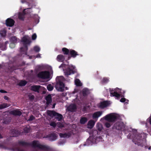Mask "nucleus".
Listing matches in <instances>:
<instances>
[{"label":"nucleus","instance_id":"1","mask_svg":"<svg viewBox=\"0 0 151 151\" xmlns=\"http://www.w3.org/2000/svg\"><path fill=\"white\" fill-rule=\"evenodd\" d=\"M147 134L144 133L136 134L132 141L136 145L141 147H144L147 149L148 147L146 146V138Z\"/></svg>","mask_w":151,"mask_h":151},{"label":"nucleus","instance_id":"2","mask_svg":"<svg viewBox=\"0 0 151 151\" xmlns=\"http://www.w3.org/2000/svg\"><path fill=\"white\" fill-rule=\"evenodd\" d=\"M18 144L19 145H21L23 146H28L29 145H31L34 148H38L42 150H44L47 148V147L45 145L40 144L39 141L37 140L33 141L31 144L22 141H20L18 142Z\"/></svg>","mask_w":151,"mask_h":151},{"label":"nucleus","instance_id":"3","mask_svg":"<svg viewBox=\"0 0 151 151\" xmlns=\"http://www.w3.org/2000/svg\"><path fill=\"white\" fill-rule=\"evenodd\" d=\"M23 42V47L20 48V53L18 55L20 56H22L23 54L26 55L27 54L28 46L31 43V41L26 37L24 36L22 39Z\"/></svg>","mask_w":151,"mask_h":151},{"label":"nucleus","instance_id":"4","mask_svg":"<svg viewBox=\"0 0 151 151\" xmlns=\"http://www.w3.org/2000/svg\"><path fill=\"white\" fill-rule=\"evenodd\" d=\"M57 82L55 86V87L58 91L63 92L64 91L65 84L63 82L62 78L58 77L56 78Z\"/></svg>","mask_w":151,"mask_h":151},{"label":"nucleus","instance_id":"5","mask_svg":"<svg viewBox=\"0 0 151 151\" xmlns=\"http://www.w3.org/2000/svg\"><path fill=\"white\" fill-rule=\"evenodd\" d=\"M75 66L68 65L64 70L65 75L68 77L69 75L74 74L77 72V70Z\"/></svg>","mask_w":151,"mask_h":151},{"label":"nucleus","instance_id":"6","mask_svg":"<svg viewBox=\"0 0 151 151\" xmlns=\"http://www.w3.org/2000/svg\"><path fill=\"white\" fill-rule=\"evenodd\" d=\"M121 89L117 88L115 89L109 88L110 95L111 96L115 97L119 99L121 95L118 93H122Z\"/></svg>","mask_w":151,"mask_h":151},{"label":"nucleus","instance_id":"7","mask_svg":"<svg viewBox=\"0 0 151 151\" xmlns=\"http://www.w3.org/2000/svg\"><path fill=\"white\" fill-rule=\"evenodd\" d=\"M50 73L47 71H42L40 72L37 75V77L42 79L48 78L50 77Z\"/></svg>","mask_w":151,"mask_h":151},{"label":"nucleus","instance_id":"8","mask_svg":"<svg viewBox=\"0 0 151 151\" xmlns=\"http://www.w3.org/2000/svg\"><path fill=\"white\" fill-rule=\"evenodd\" d=\"M105 119L109 122H112L116 121L117 117L115 115L110 114L106 115L105 117Z\"/></svg>","mask_w":151,"mask_h":151},{"label":"nucleus","instance_id":"9","mask_svg":"<svg viewBox=\"0 0 151 151\" xmlns=\"http://www.w3.org/2000/svg\"><path fill=\"white\" fill-rule=\"evenodd\" d=\"M30 9L31 8H30L26 9L24 10L22 12L19 13L18 15L19 19L23 21L25 15L30 12L29 10H30Z\"/></svg>","mask_w":151,"mask_h":151},{"label":"nucleus","instance_id":"10","mask_svg":"<svg viewBox=\"0 0 151 151\" xmlns=\"http://www.w3.org/2000/svg\"><path fill=\"white\" fill-rule=\"evenodd\" d=\"M124 127V124L123 122H117L114 124L113 129L118 130H121Z\"/></svg>","mask_w":151,"mask_h":151},{"label":"nucleus","instance_id":"11","mask_svg":"<svg viewBox=\"0 0 151 151\" xmlns=\"http://www.w3.org/2000/svg\"><path fill=\"white\" fill-rule=\"evenodd\" d=\"M69 54L70 56H68L67 60H66L65 61H67V60H70L71 57L75 58L77 55H79V54L75 50L72 49L70 50Z\"/></svg>","mask_w":151,"mask_h":151},{"label":"nucleus","instance_id":"12","mask_svg":"<svg viewBox=\"0 0 151 151\" xmlns=\"http://www.w3.org/2000/svg\"><path fill=\"white\" fill-rule=\"evenodd\" d=\"M14 21L10 18H8L6 20V24L8 27H12L14 25Z\"/></svg>","mask_w":151,"mask_h":151},{"label":"nucleus","instance_id":"13","mask_svg":"<svg viewBox=\"0 0 151 151\" xmlns=\"http://www.w3.org/2000/svg\"><path fill=\"white\" fill-rule=\"evenodd\" d=\"M76 109V106L74 104H70L67 108L68 111L71 112H75Z\"/></svg>","mask_w":151,"mask_h":151},{"label":"nucleus","instance_id":"14","mask_svg":"<svg viewBox=\"0 0 151 151\" xmlns=\"http://www.w3.org/2000/svg\"><path fill=\"white\" fill-rule=\"evenodd\" d=\"M11 136L13 137H17L20 134L18 130L15 129H12L11 131Z\"/></svg>","mask_w":151,"mask_h":151},{"label":"nucleus","instance_id":"15","mask_svg":"<svg viewBox=\"0 0 151 151\" xmlns=\"http://www.w3.org/2000/svg\"><path fill=\"white\" fill-rule=\"evenodd\" d=\"M11 113L14 116H20L22 114V113L20 111L17 109L11 111Z\"/></svg>","mask_w":151,"mask_h":151},{"label":"nucleus","instance_id":"16","mask_svg":"<svg viewBox=\"0 0 151 151\" xmlns=\"http://www.w3.org/2000/svg\"><path fill=\"white\" fill-rule=\"evenodd\" d=\"M47 113L48 115L52 117L56 115L57 112L54 111L47 110Z\"/></svg>","mask_w":151,"mask_h":151},{"label":"nucleus","instance_id":"17","mask_svg":"<svg viewBox=\"0 0 151 151\" xmlns=\"http://www.w3.org/2000/svg\"><path fill=\"white\" fill-rule=\"evenodd\" d=\"M102 114L101 111H98L94 113L93 115V119L98 118Z\"/></svg>","mask_w":151,"mask_h":151},{"label":"nucleus","instance_id":"18","mask_svg":"<svg viewBox=\"0 0 151 151\" xmlns=\"http://www.w3.org/2000/svg\"><path fill=\"white\" fill-rule=\"evenodd\" d=\"M45 99L46 100V104L47 106H48L52 102V97L50 95H48L46 97Z\"/></svg>","mask_w":151,"mask_h":151},{"label":"nucleus","instance_id":"19","mask_svg":"<svg viewBox=\"0 0 151 151\" xmlns=\"http://www.w3.org/2000/svg\"><path fill=\"white\" fill-rule=\"evenodd\" d=\"M59 135L61 138H65L70 137L71 136V134L70 132L64 133H60Z\"/></svg>","mask_w":151,"mask_h":151},{"label":"nucleus","instance_id":"20","mask_svg":"<svg viewBox=\"0 0 151 151\" xmlns=\"http://www.w3.org/2000/svg\"><path fill=\"white\" fill-rule=\"evenodd\" d=\"M40 86L33 85L31 87V90L35 92H39Z\"/></svg>","mask_w":151,"mask_h":151},{"label":"nucleus","instance_id":"21","mask_svg":"<svg viewBox=\"0 0 151 151\" xmlns=\"http://www.w3.org/2000/svg\"><path fill=\"white\" fill-rule=\"evenodd\" d=\"M81 93L84 97H86L89 93V91L87 88H84L82 90Z\"/></svg>","mask_w":151,"mask_h":151},{"label":"nucleus","instance_id":"22","mask_svg":"<svg viewBox=\"0 0 151 151\" xmlns=\"http://www.w3.org/2000/svg\"><path fill=\"white\" fill-rule=\"evenodd\" d=\"M57 60L60 62H63L65 60V56L62 55H59L57 57Z\"/></svg>","mask_w":151,"mask_h":151},{"label":"nucleus","instance_id":"23","mask_svg":"<svg viewBox=\"0 0 151 151\" xmlns=\"http://www.w3.org/2000/svg\"><path fill=\"white\" fill-rule=\"evenodd\" d=\"M109 105V103L107 101H104L101 103L100 105V108L103 109L107 107Z\"/></svg>","mask_w":151,"mask_h":151},{"label":"nucleus","instance_id":"24","mask_svg":"<svg viewBox=\"0 0 151 151\" xmlns=\"http://www.w3.org/2000/svg\"><path fill=\"white\" fill-rule=\"evenodd\" d=\"M95 124V122L93 120H90L88 122L87 125L88 128L91 129L93 127Z\"/></svg>","mask_w":151,"mask_h":151},{"label":"nucleus","instance_id":"25","mask_svg":"<svg viewBox=\"0 0 151 151\" xmlns=\"http://www.w3.org/2000/svg\"><path fill=\"white\" fill-rule=\"evenodd\" d=\"M58 121H60L62 119L63 116L61 114L57 112L56 115L54 116Z\"/></svg>","mask_w":151,"mask_h":151},{"label":"nucleus","instance_id":"26","mask_svg":"<svg viewBox=\"0 0 151 151\" xmlns=\"http://www.w3.org/2000/svg\"><path fill=\"white\" fill-rule=\"evenodd\" d=\"M57 138L56 135L54 133L51 134H50L49 136V139L52 141H53L55 140Z\"/></svg>","mask_w":151,"mask_h":151},{"label":"nucleus","instance_id":"27","mask_svg":"<svg viewBox=\"0 0 151 151\" xmlns=\"http://www.w3.org/2000/svg\"><path fill=\"white\" fill-rule=\"evenodd\" d=\"M62 51L63 54L65 55H68L70 52V50L65 47L63 48L62 49Z\"/></svg>","mask_w":151,"mask_h":151},{"label":"nucleus","instance_id":"28","mask_svg":"<svg viewBox=\"0 0 151 151\" xmlns=\"http://www.w3.org/2000/svg\"><path fill=\"white\" fill-rule=\"evenodd\" d=\"M88 121V119L86 117H82L80 120V122L82 124H84Z\"/></svg>","mask_w":151,"mask_h":151},{"label":"nucleus","instance_id":"29","mask_svg":"<svg viewBox=\"0 0 151 151\" xmlns=\"http://www.w3.org/2000/svg\"><path fill=\"white\" fill-rule=\"evenodd\" d=\"M27 83V82L25 80H21L18 84V85L23 86H25Z\"/></svg>","mask_w":151,"mask_h":151},{"label":"nucleus","instance_id":"30","mask_svg":"<svg viewBox=\"0 0 151 151\" xmlns=\"http://www.w3.org/2000/svg\"><path fill=\"white\" fill-rule=\"evenodd\" d=\"M9 106L7 104L4 103L0 105V109H2L9 107Z\"/></svg>","mask_w":151,"mask_h":151},{"label":"nucleus","instance_id":"31","mask_svg":"<svg viewBox=\"0 0 151 151\" xmlns=\"http://www.w3.org/2000/svg\"><path fill=\"white\" fill-rule=\"evenodd\" d=\"M17 38L15 36H14L11 38L10 41L12 43H17Z\"/></svg>","mask_w":151,"mask_h":151},{"label":"nucleus","instance_id":"32","mask_svg":"<svg viewBox=\"0 0 151 151\" xmlns=\"http://www.w3.org/2000/svg\"><path fill=\"white\" fill-rule=\"evenodd\" d=\"M75 84L77 86H80L82 85L80 81L78 79H76L75 80Z\"/></svg>","mask_w":151,"mask_h":151},{"label":"nucleus","instance_id":"33","mask_svg":"<svg viewBox=\"0 0 151 151\" xmlns=\"http://www.w3.org/2000/svg\"><path fill=\"white\" fill-rule=\"evenodd\" d=\"M30 130L29 127H26L23 129V133H27L29 132Z\"/></svg>","mask_w":151,"mask_h":151},{"label":"nucleus","instance_id":"34","mask_svg":"<svg viewBox=\"0 0 151 151\" xmlns=\"http://www.w3.org/2000/svg\"><path fill=\"white\" fill-rule=\"evenodd\" d=\"M17 68L16 67L14 66H11V67H10L9 66V67L8 68V69H9V70H10V71L12 72L13 70L17 69Z\"/></svg>","mask_w":151,"mask_h":151},{"label":"nucleus","instance_id":"35","mask_svg":"<svg viewBox=\"0 0 151 151\" xmlns=\"http://www.w3.org/2000/svg\"><path fill=\"white\" fill-rule=\"evenodd\" d=\"M47 88L49 91H50L53 90V87L51 84H49L47 86Z\"/></svg>","mask_w":151,"mask_h":151},{"label":"nucleus","instance_id":"36","mask_svg":"<svg viewBox=\"0 0 151 151\" xmlns=\"http://www.w3.org/2000/svg\"><path fill=\"white\" fill-rule=\"evenodd\" d=\"M109 80L106 78H104L102 79L101 82L103 83H106L109 81Z\"/></svg>","mask_w":151,"mask_h":151},{"label":"nucleus","instance_id":"37","mask_svg":"<svg viewBox=\"0 0 151 151\" xmlns=\"http://www.w3.org/2000/svg\"><path fill=\"white\" fill-rule=\"evenodd\" d=\"M0 34L1 35V36L4 37L6 36V31L5 30H3L1 31L0 32Z\"/></svg>","mask_w":151,"mask_h":151},{"label":"nucleus","instance_id":"38","mask_svg":"<svg viewBox=\"0 0 151 151\" xmlns=\"http://www.w3.org/2000/svg\"><path fill=\"white\" fill-rule=\"evenodd\" d=\"M120 101L122 102H124L125 101H126L125 103L128 104L129 100H126L125 98H122L120 100Z\"/></svg>","mask_w":151,"mask_h":151},{"label":"nucleus","instance_id":"39","mask_svg":"<svg viewBox=\"0 0 151 151\" xmlns=\"http://www.w3.org/2000/svg\"><path fill=\"white\" fill-rule=\"evenodd\" d=\"M34 50L35 52H38L40 51V49L38 46H35L34 47Z\"/></svg>","mask_w":151,"mask_h":151},{"label":"nucleus","instance_id":"40","mask_svg":"<svg viewBox=\"0 0 151 151\" xmlns=\"http://www.w3.org/2000/svg\"><path fill=\"white\" fill-rule=\"evenodd\" d=\"M98 132L97 130H94L93 132V136L94 137H95V138H98L97 135H96V134L97 135L98 134Z\"/></svg>","mask_w":151,"mask_h":151},{"label":"nucleus","instance_id":"41","mask_svg":"<svg viewBox=\"0 0 151 151\" xmlns=\"http://www.w3.org/2000/svg\"><path fill=\"white\" fill-rule=\"evenodd\" d=\"M111 125V124L110 122H106L105 123V126L107 128L110 127Z\"/></svg>","mask_w":151,"mask_h":151},{"label":"nucleus","instance_id":"42","mask_svg":"<svg viewBox=\"0 0 151 151\" xmlns=\"http://www.w3.org/2000/svg\"><path fill=\"white\" fill-rule=\"evenodd\" d=\"M35 119V117L33 115H31L28 120L29 121H32Z\"/></svg>","mask_w":151,"mask_h":151},{"label":"nucleus","instance_id":"43","mask_svg":"<svg viewBox=\"0 0 151 151\" xmlns=\"http://www.w3.org/2000/svg\"><path fill=\"white\" fill-rule=\"evenodd\" d=\"M28 97L29 99L32 100H33L35 98L34 96L32 95H29Z\"/></svg>","mask_w":151,"mask_h":151},{"label":"nucleus","instance_id":"44","mask_svg":"<svg viewBox=\"0 0 151 151\" xmlns=\"http://www.w3.org/2000/svg\"><path fill=\"white\" fill-rule=\"evenodd\" d=\"M50 125L51 126L55 127L56 126V123L54 122H52L50 123Z\"/></svg>","mask_w":151,"mask_h":151},{"label":"nucleus","instance_id":"45","mask_svg":"<svg viewBox=\"0 0 151 151\" xmlns=\"http://www.w3.org/2000/svg\"><path fill=\"white\" fill-rule=\"evenodd\" d=\"M32 40H35L37 38V35L35 33L32 36Z\"/></svg>","mask_w":151,"mask_h":151},{"label":"nucleus","instance_id":"46","mask_svg":"<svg viewBox=\"0 0 151 151\" xmlns=\"http://www.w3.org/2000/svg\"><path fill=\"white\" fill-rule=\"evenodd\" d=\"M9 46L11 48H14L15 47V44L11 42L9 45Z\"/></svg>","mask_w":151,"mask_h":151},{"label":"nucleus","instance_id":"47","mask_svg":"<svg viewBox=\"0 0 151 151\" xmlns=\"http://www.w3.org/2000/svg\"><path fill=\"white\" fill-rule=\"evenodd\" d=\"M28 1L29 2H27V3L28 5L29 6V5L33 2L34 0H28Z\"/></svg>","mask_w":151,"mask_h":151},{"label":"nucleus","instance_id":"48","mask_svg":"<svg viewBox=\"0 0 151 151\" xmlns=\"http://www.w3.org/2000/svg\"><path fill=\"white\" fill-rule=\"evenodd\" d=\"M58 126L59 127H64V125L62 123H59L58 124Z\"/></svg>","mask_w":151,"mask_h":151},{"label":"nucleus","instance_id":"49","mask_svg":"<svg viewBox=\"0 0 151 151\" xmlns=\"http://www.w3.org/2000/svg\"><path fill=\"white\" fill-rule=\"evenodd\" d=\"M2 46L4 47V48H2V49L3 50H6V49L4 48L5 47H6L5 45H4L3 44H0V48L2 47Z\"/></svg>","mask_w":151,"mask_h":151},{"label":"nucleus","instance_id":"50","mask_svg":"<svg viewBox=\"0 0 151 151\" xmlns=\"http://www.w3.org/2000/svg\"><path fill=\"white\" fill-rule=\"evenodd\" d=\"M0 92L1 93H7V92L4 90L1 89L0 90Z\"/></svg>","mask_w":151,"mask_h":151},{"label":"nucleus","instance_id":"51","mask_svg":"<svg viewBox=\"0 0 151 151\" xmlns=\"http://www.w3.org/2000/svg\"><path fill=\"white\" fill-rule=\"evenodd\" d=\"M27 1H28V0H21V2L22 3H24L25 2L27 3Z\"/></svg>","mask_w":151,"mask_h":151},{"label":"nucleus","instance_id":"52","mask_svg":"<svg viewBox=\"0 0 151 151\" xmlns=\"http://www.w3.org/2000/svg\"><path fill=\"white\" fill-rule=\"evenodd\" d=\"M4 99L6 100H8L9 99V98L6 96H5L4 97Z\"/></svg>","mask_w":151,"mask_h":151},{"label":"nucleus","instance_id":"53","mask_svg":"<svg viewBox=\"0 0 151 151\" xmlns=\"http://www.w3.org/2000/svg\"><path fill=\"white\" fill-rule=\"evenodd\" d=\"M36 57L37 58H41V55L40 54H38L36 55Z\"/></svg>","mask_w":151,"mask_h":151},{"label":"nucleus","instance_id":"54","mask_svg":"<svg viewBox=\"0 0 151 151\" xmlns=\"http://www.w3.org/2000/svg\"><path fill=\"white\" fill-rule=\"evenodd\" d=\"M17 151H24V150H23L20 149L19 148H18Z\"/></svg>","mask_w":151,"mask_h":151},{"label":"nucleus","instance_id":"55","mask_svg":"<svg viewBox=\"0 0 151 151\" xmlns=\"http://www.w3.org/2000/svg\"><path fill=\"white\" fill-rule=\"evenodd\" d=\"M55 104H56L55 103H54V104H53V105H52V108H55Z\"/></svg>","mask_w":151,"mask_h":151},{"label":"nucleus","instance_id":"56","mask_svg":"<svg viewBox=\"0 0 151 151\" xmlns=\"http://www.w3.org/2000/svg\"><path fill=\"white\" fill-rule=\"evenodd\" d=\"M63 65H63V64H61V65H60L59 66V68H61V67H63Z\"/></svg>","mask_w":151,"mask_h":151},{"label":"nucleus","instance_id":"57","mask_svg":"<svg viewBox=\"0 0 151 151\" xmlns=\"http://www.w3.org/2000/svg\"><path fill=\"white\" fill-rule=\"evenodd\" d=\"M131 135L130 134H128L127 136V137L128 138H130V136H131Z\"/></svg>","mask_w":151,"mask_h":151},{"label":"nucleus","instance_id":"58","mask_svg":"<svg viewBox=\"0 0 151 151\" xmlns=\"http://www.w3.org/2000/svg\"><path fill=\"white\" fill-rule=\"evenodd\" d=\"M141 123H142V124H146L145 122H144H144H141Z\"/></svg>","mask_w":151,"mask_h":151},{"label":"nucleus","instance_id":"59","mask_svg":"<svg viewBox=\"0 0 151 151\" xmlns=\"http://www.w3.org/2000/svg\"><path fill=\"white\" fill-rule=\"evenodd\" d=\"M148 149L149 150H151V146H150L149 148H148Z\"/></svg>","mask_w":151,"mask_h":151},{"label":"nucleus","instance_id":"60","mask_svg":"<svg viewBox=\"0 0 151 151\" xmlns=\"http://www.w3.org/2000/svg\"><path fill=\"white\" fill-rule=\"evenodd\" d=\"M125 93V92H124L123 93Z\"/></svg>","mask_w":151,"mask_h":151}]
</instances>
